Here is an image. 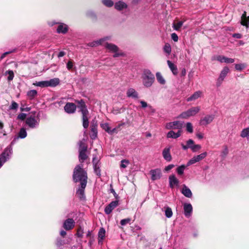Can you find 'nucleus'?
Returning <instances> with one entry per match:
<instances>
[{"mask_svg":"<svg viewBox=\"0 0 249 249\" xmlns=\"http://www.w3.org/2000/svg\"><path fill=\"white\" fill-rule=\"evenodd\" d=\"M86 152V151H79V158L81 162H83L87 158Z\"/></svg>","mask_w":249,"mask_h":249,"instance_id":"nucleus-39","label":"nucleus"},{"mask_svg":"<svg viewBox=\"0 0 249 249\" xmlns=\"http://www.w3.org/2000/svg\"><path fill=\"white\" fill-rule=\"evenodd\" d=\"M87 173L83 168V165H77L73 171V179L74 182H80V183L85 182L87 183Z\"/></svg>","mask_w":249,"mask_h":249,"instance_id":"nucleus-1","label":"nucleus"},{"mask_svg":"<svg viewBox=\"0 0 249 249\" xmlns=\"http://www.w3.org/2000/svg\"><path fill=\"white\" fill-rule=\"evenodd\" d=\"M76 109V107L74 103H67L64 107L65 111L69 114L73 113Z\"/></svg>","mask_w":249,"mask_h":249,"instance_id":"nucleus-17","label":"nucleus"},{"mask_svg":"<svg viewBox=\"0 0 249 249\" xmlns=\"http://www.w3.org/2000/svg\"><path fill=\"white\" fill-rule=\"evenodd\" d=\"M165 214L167 218H170L173 215L172 209L169 207H166L165 210Z\"/></svg>","mask_w":249,"mask_h":249,"instance_id":"nucleus-43","label":"nucleus"},{"mask_svg":"<svg viewBox=\"0 0 249 249\" xmlns=\"http://www.w3.org/2000/svg\"><path fill=\"white\" fill-rule=\"evenodd\" d=\"M118 201L117 200L113 201L110 202L105 209V212L106 214H110L112 210L118 205Z\"/></svg>","mask_w":249,"mask_h":249,"instance_id":"nucleus-13","label":"nucleus"},{"mask_svg":"<svg viewBox=\"0 0 249 249\" xmlns=\"http://www.w3.org/2000/svg\"><path fill=\"white\" fill-rule=\"evenodd\" d=\"M196 136L199 139H202L204 137L203 134L201 133H196Z\"/></svg>","mask_w":249,"mask_h":249,"instance_id":"nucleus-63","label":"nucleus"},{"mask_svg":"<svg viewBox=\"0 0 249 249\" xmlns=\"http://www.w3.org/2000/svg\"><path fill=\"white\" fill-rule=\"evenodd\" d=\"M35 86L40 87H48V81H43L40 82H37L33 84Z\"/></svg>","mask_w":249,"mask_h":249,"instance_id":"nucleus-34","label":"nucleus"},{"mask_svg":"<svg viewBox=\"0 0 249 249\" xmlns=\"http://www.w3.org/2000/svg\"><path fill=\"white\" fill-rule=\"evenodd\" d=\"M90 138L92 139H95L97 135V129L96 125H92L91 128Z\"/></svg>","mask_w":249,"mask_h":249,"instance_id":"nucleus-33","label":"nucleus"},{"mask_svg":"<svg viewBox=\"0 0 249 249\" xmlns=\"http://www.w3.org/2000/svg\"><path fill=\"white\" fill-rule=\"evenodd\" d=\"M230 70L228 67L226 66L223 68L221 71L219 77L218 78L216 82L217 86H219L226 77L227 74L229 73Z\"/></svg>","mask_w":249,"mask_h":249,"instance_id":"nucleus-10","label":"nucleus"},{"mask_svg":"<svg viewBox=\"0 0 249 249\" xmlns=\"http://www.w3.org/2000/svg\"><path fill=\"white\" fill-rule=\"evenodd\" d=\"M181 130H178L177 133L171 130L167 134V137L168 138L177 139L181 136Z\"/></svg>","mask_w":249,"mask_h":249,"instance_id":"nucleus-25","label":"nucleus"},{"mask_svg":"<svg viewBox=\"0 0 249 249\" xmlns=\"http://www.w3.org/2000/svg\"><path fill=\"white\" fill-rule=\"evenodd\" d=\"M187 167V165H181L177 168V172L179 175H182L184 173L185 168Z\"/></svg>","mask_w":249,"mask_h":249,"instance_id":"nucleus-40","label":"nucleus"},{"mask_svg":"<svg viewBox=\"0 0 249 249\" xmlns=\"http://www.w3.org/2000/svg\"><path fill=\"white\" fill-rule=\"evenodd\" d=\"M186 130L190 133H193V126L192 125V124L190 123V122H188L186 123Z\"/></svg>","mask_w":249,"mask_h":249,"instance_id":"nucleus-45","label":"nucleus"},{"mask_svg":"<svg viewBox=\"0 0 249 249\" xmlns=\"http://www.w3.org/2000/svg\"><path fill=\"white\" fill-rule=\"evenodd\" d=\"M77 103L78 104V107L80 108L82 115H88L89 112L84 101L83 100H81L77 101Z\"/></svg>","mask_w":249,"mask_h":249,"instance_id":"nucleus-18","label":"nucleus"},{"mask_svg":"<svg viewBox=\"0 0 249 249\" xmlns=\"http://www.w3.org/2000/svg\"><path fill=\"white\" fill-rule=\"evenodd\" d=\"M48 86L49 87H55L59 85L60 83V80L58 78H54L50 79V80L48 81Z\"/></svg>","mask_w":249,"mask_h":249,"instance_id":"nucleus-29","label":"nucleus"},{"mask_svg":"<svg viewBox=\"0 0 249 249\" xmlns=\"http://www.w3.org/2000/svg\"><path fill=\"white\" fill-rule=\"evenodd\" d=\"M170 147H165L162 151V156L165 160L170 161L172 160V156L170 154Z\"/></svg>","mask_w":249,"mask_h":249,"instance_id":"nucleus-19","label":"nucleus"},{"mask_svg":"<svg viewBox=\"0 0 249 249\" xmlns=\"http://www.w3.org/2000/svg\"><path fill=\"white\" fill-rule=\"evenodd\" d=\"M27 94L30 99H33L37 95V91L34 89L28 91Z\"/></svg>","mask_w":249,"mask_h":249,"instance_id":"nucleus-37","label":"nucleus"},{"mask_svg":"<svg viewBox=\"0 0 249 249\" xmlns=\"http://www.w3.org/2000/svg\"><path fill=\"white\" fill-rule=\"evenodd\" d=\"M83 229L82 228V227H80L77 231L76 235L78 237L81 238L83 236Z\"/></svg>","mask_w":249,"mask_h":249,"instance_id":"nucleus-52","label":"nucleus"},{"mask_svg":"<svg viewBox=\"0 0 249 249\" xmlns=\"http://www.w3.org/2000/svg\"><path fill=\"white\" fill-rule=\"evenodd\" d=\"M102 2L107 7H111L113 5V2L111 0H103Z\"/></svg>","mask_w":249,"mask_h":249,"instance_id":"nucleus-46","label":"nucleus"},{"mask_svg":"<svg viewBox=\"0 0 249 249\" xmlns=\"http://www.w3.org/2000/svg\"><path fill=\"white\" fill-rule=\"evenodd\" d=\"M121 163L120 165L121 168H125L127 167V165L129 163V162L127 160H121Z\"/></svg>","mask_w":249,"mask_h":249,"instance_id":"nucleus-49","label":"nucleus"},{"mask_svg":"<svg viewBox=\"0 0 249 249\" xmlns=\"http://www.w3.org/2000/svg\"><path fill=\"white\" fill-rule=\"evenodd\" d=\"M12 149L10 147H7L1 154L0 157V168L3 164L9 159L12 154Z\"/></svg>","mask_w":249,"mask_h":249,"instance_id":"nucleus-5","label":"nucleus"},{"mask_svg":"<svg viewBox=\"0 0 249 249\" xmlns=\"http://www.w3.org/2000/svg\"><path fill=\"white\" fill-rule=\"evenodd\" d=\"M68 31V27L66 24H60L57 27V32L58 33H66Z\"/></svg>","mask_w":249,"mask_h":249,"instance_id":"nucleus-30","label":"nucleus"},{"mask_svg":"<svg viewBox=\"0 0 249 249\" xmlns=\"http://www.w3.org/2000/svg\"><path fill=\"white\" fill-rule=\"evenodd\" d=\"M27 136V132L25 128H22L18 133V137L21 139L25 138Z\"/></svg>","mask_w":249,"mask_h":249,"instance_id":"nucleus-42","label":"nucleus"},{"mask_svg":"<svg viewBox=\"0 0 249 249\" xmlns=\"http://www.w3.org/2000/svg\"><path fill=\"white\" fill-rule=\"evenodd\" d=\"M181 192V193L187 197L191 198L192 196V193L191 191L185 185H183Z\"/></svg>","mask_w":249,"mask_h":249,"instance_id":"nucleus-26","label":"nucleus"},{"mask_svg":"<svg viewBox=\"0 0 249 249\" xmlns=\"http://www.w3.org/2000/svg\"><path fill=\"white\" fill-rule=\"evenodd\" d=\"M104 45L109 52L114 53L113 55L114 57H117L124 55L123 53L118 52V48L117 46L108 43H105Z\"/></svg>","mask_w":249,"mask_h":249,"instance_id":"nucleus-4","label":"nucleus"},{"mask_svg":"<svg viewBox=\"0 0 249 249\" xmlns=\"http://www.w3.org/2000/svg\"><path fill=\"white\" fill-rule=\"evenodd\" d=\"M214 118L213 115H206L200 119L199 124L202 126H206L213 121Z\"/></svg>","mask_w":249,"mask_h":249,"instance_id":"nucleus-9","label":"nucleus"},{"mask_svg":"<svg viewBox=\"0 0 249 249\" xmlns=\"http://www.w3.org/2000/svg\"><path fill=\"white\" fill-rule=\"evenodd\" d=\"M108 39H109V37H108L103 38L100 39L98 40L94 41L93 42L89 43L88 44V46H89L90 47H95V46H97L99 45H104V42L105 40Z\"/></svg>","mask_w":249,"mask_h":249,"instance_id":"nucleus-24","label":"nucleus"},{"mask_svg":"<svg viewBox=\"0 0 249 249\" xmlns=\"http://www.w3.org/2000/svg\"><path fill=\"white\" fill-rule=\"evenodd\" d=\"M187 144L190 148L194 144V142L192 139H189L187 141Z\"/></svg>","mask_w":249,"mask_h":249,"instance_id":"nucleus-58","label":"nucleus"},{"mask_svg":"<svg viewBox=\"0 0 249 249\" xmlns=\"http://www.w3.org/2000/svg\"><path fill=\"white\" fill-rule=\"evenodd\" d=\"M212 60L213 61L217 60L221 63H232L234 62L233 58H228L223 55H214L212 57Z\"/></svg>","mask_w":249,"mask_h":249,"instance_id":"nucleus-8","label":"nucleus"},{"mask_svg":"<svg viewBox=\"0 0 249 249\" xmlns=\"http://www.w3.org/2000/svg\"><path fill=\"white\" fill-rule=\"evenodd\" d=\"M87 149V146L82 142H80L79 144V151H86Z\"/></svg>","mask_w":249,"mask_h":249,"instance_id":"nucleus-50","label":"nucleus"},{"mask_svg":"<svg viewBox=\"0 0 249 249\" xmlns=\"http://www.w3.org/2000/svg\"><path fill=\"white\" fill-rule=\"evenodd\" d=\"M167 64L173 74L175 75H177L178 73V68L176 65L173 63L171 61L167 60Z\"/></svg>","mask_w":249,"mask_h":249,"instance_id":"nucleus-27","label":"nucleus"},{"mask_svg":"<svg viewBox=\"0 0 249 249\" xmlns=\"http://www.w3.org/2000/svg\"><path fill=\"white\" fill-rule=\"evenodd\" d=\"M156 76L158 82L161 85H164L166 81L160 72L156 73Z\"/></svg>","mask_w":249,"mask_h":249,"instance_id":"nucleus-32","label":"nucleus"},{"mask_svg":"<svg viewBox=\"0 0 249 249\" xmlns=\"http://www.w3.org/2000/svg\"><path fill=\"white\" fill-rule=\"evenodd\" d=\"M207 155V153L205 152L198 155L194 156L190 159L187 163V166H189L192 164H195L199 161L203 160Z\"/></svg>","mask_w":249,"mask_h":249,"instance_id":"nucleus-7","label":"nucleus"},{"mask_svg":"<svg viewBox=\"0 0 249 249\" xmlns=\"http://www.w3.org/2000/svg\"><path fill=\"white\" fill-rule=\"evenodd\" d=\"M87 115H82L83 125L85 128H87L89 126V122Z\"/></svg>","mask_w":249,"mask_h":249,"instance_id":"nucleus-36","label":"nucleus"},{"mask_svg":"<svg viewBox=\"0 0 249 249\" xmlns=\"http://www.w3.org/2000/svg\"><path fill=\"white\" fill-rule=\"evenodd\" d=\"M200 107H194L190 108L186 111L181 113L178 117V118L187 119L190 117L194 116L200 111Z\"/></svg>","mask_w":249,"mask_h":249,"instance_id":"nucleus-3","label":"nucleus"},{"mask_svg":"<svg viewBox=\"0 0 249 249\" xmlns=\"http://www.w3.org/2000/svg\"><path fill=\"white\" fill-rule=\"evenodd\" d=\"M150 173L151 175V179L152 180L159 179L161 176V171L160 169L151 170L150 171Z\"/></svg>","mask_w":249,"mask_h":249,"instance_id":"nucleus-16","label":"nucleus"},{"mask_svg":"<svg viewBox=\"0 0 249 249\" xmlns=\"http://www.w3.org/2000/svg\"><path fill=\"white\" fill-rule=\"evenodd\" d=\"M26 114L22 113L18 115V118L21 120H24L26 118Z\"/></svg>","mask_w":249,"mask_h":249,"instance_id":"nucleus-57","label":"nucleus"},{"mask_svg":"<svg viewBox=\"0 0 249 249\" xmlns=\"http://www.w3.org/2000/svg\"><path fill=\"white\" fill-rule=\"evenodd\" d=\"M184 214L186 217H189L192 212V206L191 204L185 203L184 204Z\"/></svg>","mask_w":249,"mask_h":249,"instance_id":"nucleus-23","label":"nucleus"},{"mask_svg":"<svg viewBox=\"0 0 249 249\" xmlns=\"http://www.w3.org/2000/svg\"><path fill=\"white\" fill-rule=\"evenodd\" d=\"M75 225V222L72 218H68L63 223V227L67 231L72 229Z\"/></svg>","mask_w":249,"mask_h":249,"instance_id":"nucleus-11","label":"nucleus"},{"mask_svg":"<svg viewBox=\"0 0 249 249\" xmlns=\"http://www.w3.org/2000/svg\"><path fill=\"white\" fill-rule=\"evenodd\" d=\"M6 73L8 74V76L7 78L8 81H11L13 79L14 74L12 71H8L6 72Z\"/></svg>","mask_w":249,"mask_h":249,"instance_id":"nucleus-53","label":"nucleus"},{"mask_svg":"<svg viewBox=\"0 0 249 249\" xmlns=\"http://www.w3.org/2000/svg\"><path fill=\"white\" fill-rule=\"evenodd\" d=\"M131 219L129 218L124 219L121 220L120 223L122 226H124L127 224L129 223Z\"/></svg>","mask_w":249,"mask_h":249,"instance_id":"nucleus-55","label":"nucleus"},{"mask_svg":"<svg viewBox=\"0 0 249 249\" xmlns=\"http://www.w3.org/2000/svg\"><path fill=\"white\" fill-rule=\"evenodd\" d=\"M124 124V123L119 124L116 127L111 129L110 132H109V134H113L114 133H117L120 130V128L121 126L123 125Z\"/></svg>","mask_w":249,"mask_h":249,"instance_id":"nucleus-48","label":"nucleus"},{"mask_svg":"<svg viewBox=\"0 0 249 249\" xmlns=\"http://www.w3.org/2000/svg\"><path fill=\"white\" fill-rule=\"evenodd\" d=\"M18 104L15 101H12L11 105H10L9 108L10 109L14 110L17 109L18 107Z\"/></svg>","mask_w":249,"mask_h":249,"instance_id":"nucleus-54","label":"nucleus"},{"mask_svg":"<svg viewBox=\"0 0 249 249\" xmlns=\"http://www.w3.org/2000/svg\"><path fill=\"white\" fill-rule=\"evenodd\" d=\"M87 183L84 182L83 183H80V187L76 191V195L80 199L85 198L84 191L86 187Z\"/></svg>","mask_w":249,"mask_h":249,"instance_id":"nucleus-15","label":"nucleus"},{"mask_svg":"<svg viewBox=\"0 0 249 249\" xmlns=\"http://www.w3.org/2000/svg\"><path fill=\"white\" fill-rule=\"evenodd\" d=\"M169 183L170 188H173L178 187L179 185V180L174 175H172L169 177Z\"/></svg>","mask_w":249,"mask_h":249,"instance_id":"nucleus-14","label":"nucleus"},{"mask_svg":"<svg viewBox=\"0 0 249 249\" xmlns=\"http://www.w3.org/2000/svg\"><path fill=\"white\" fill-rule=\"evenodd\" d=\"M242 138H247L249 137V127L243 129L240 134Z\"/></svg>","mask_w":249,"mask_h":249,"instance_id":"nucleus-35","label":"nucleus"},{"mask_svg":"<svg viewBox=\"0 0 249 249\" xmlns=\"http://www.w3.org/2000/svg\"><path fill=\"white\" fill-rule=\"evenodd\" d=\"M102 128L105 130L106 132L109 133L111 131V128H110L108 124L107 123H104L102 124L101 125Z\"/></svg>","mask_w":249,"mask_h":249,"instance_id":"nucleus-44","label":"nucleus"},{"mask_svg":"<svg viewBox=\"0 0 249 249\" xmlns=\"http://www.w3.org/2000/svg\"><path fill=\"white\" fill-rule=\"evenodd\" d=\"M202 95V92L200 90H198L196 91L192 94L190 97H188L187 99V101L188 102L195 101L198 98L201 97Z\"/></svg>","mask_w":249,"mask_h":249,"instance_id":"nucleus-22","label":"nucleus"},{"mask_svg":"<svg viewBox=\"0 0 249 249\" xmlns=\"http://www.w3.org/2000/svg\"><path fill=\"white\" fill-rule=\"evenodd\" d=\"M126 95L128 97L137 99L139 97L138 93L133 88H129L126 91Z\"/></svg>","mask_w":249,"mask_h":249,"instance_id":"nucleus-20","label":"nucleus"},{"mask_svg":"<svg viewBox=\"0 0 249 249\" xmlns=\"http://www.w3.org/2000/svg\"><path fill=\"white\" fill-rule=\"evenodd\" d=\"M171 38L175 41L177 42L178 39V35L176 33H172L171 34Z\"/></svg>","mask_w":249,"mask_h":249,"instance_id":"nucleus-56","label":"nucleus"},{"mask_svg":"<svg viewBox=\"0 0 249 249\" xmlns=\"http://www.w3.org/2000/svg\"><path fill=\"white\" fill-rule=\"evenodd\" d=\"M163 51L168 55L170 54L171 52V45L168 43H165L163 47Z\"/></svg>","mask_w":249,"mask_h":249,"instance_id":"nucleus-38","label":"nucleus"},{"mask_svg":"<svg viewBox=\"0 0 249 249\" xmlns=\"http://www.w3.org/2000/svg\"><path fill=\"white\" fill-rule=\"evenodd\" d=\"M26 123L32 128H35L38 125V122L35 119V117L32 116L26 119Z\"/></svg>","mask_w":249,"mask_h":249,"instance_id":"nucleus-12","label":"nucleus"},{"mask_svg":"<svg viewBox=\"0 0 249 249\" xmlns=\"http://www.w3.org/2000/svg\"><path fill=\"white\" fill-rule=\"evenodd\" d=\"M13 52V51H12L7 52L3 53L0 57V59H3L7 54H9V53H12Z\"/></svg>","mask_w":249,"mask_h":249,"instance_id":"nucleus-62","label":"nucleus"},{"mask_svg":"<svg viewBox=\"0 0 249 249\" xmlns=\"http://www.w3.org/2000/svg\"><path fill=\"white\" fill-rule=\"evenodd\" d=\"M73 67V63L71 61H68V62L67 64V68L68 70H71Z\"/></svg>","mask_w":249,"mask_h":249,"instance_id":"nucleus-59","label":"nucleus"},{"mask_svg":"<svg viewBox=\"0 0 249 249\" xmlns=\"http://www.w3.org/2000/svg\"><path fill=\"white\" fill-rule=\"evenodd\" d=\"M106 235V231L103 228H100V230L98 232V242L99 244H102L103 242V240L104 239Z\"/></svg>","mask_w":249,"mask_h":249,"instance_id":"nucleus-28","label":"nucleus"},{"mask_svg":"<svg viewBox=\"0 0 249 249\" xmlns=\"http://www.w3.org/2000/svg\"><path fill=\"white\" fill-rule=\"evenodd\" d=\"M140 103L142 105V108H145L146 107H148V105L147 104L146 102H145V101H140Z\"/></svg>","mask_w":249,"mask_h":249,"instance_id":"nucleus-61","label":"nucleus"},{"mask_svg":"<svg viewBox=\"0 0 249 249\" xmlns=\"http://www.w3.org/2000/svg\"><path fill=\"white\" fill-rule=\"evenodd\" d=\"M232 36L236 38H241L242 37V35L240 34H234L232 35Z\"/></svg>","mask_w":249,"mask_h":249,"instance_id":"nucleus-64","label":"nucleus"},{"mask_svg":"<svg viewBox=\"0 0 249 249\" xmlns=\"http://www.w3.org/2000/svg\"><path fill=\"white\" fill-rule=\"evenodd\" d=\"M174 167V165L173 164H170L167 166H166L164 168V170L165 171H168L169 170H170L171 169H172L173 167Z\"/></svg>","mask_w":249,"mask_h":249,"instance_id":"nucleus-60","label":"nucleus"},{"mask_svg":"<svg viewBox=\"0 0 249 249\" xmlns=\"http://www.w3.org/2000/svg\"><path fill=\"white\" fill-rule=\"evenodd\" d=\"M246 65L245 64H237L235 65V68L236 70L241 71L245 69Z\"/></svg>","mask_w":249,"mask_h":249,"instance_id":"nucleus-47","label":"nucleus"},{"mask_svg":"<svg viewBox=\"0 0 249 249\" xmlns=\"http://www.w3.org/2000/svg\"><path fill=\"white\" fill-rule=\"evenodd\" d=\"M115 8L118 10H122L127 8V5L124 2L119 1L115 4Z\"/></svg>","mask_w":249,"mask_h":249,"instance_id":"nucleus-31","label":"nucleus"},{"mask_svg":"<svg viewBox=\"0 0 249 249\" xmlns=\"http://www.w3.org/2000/svg\"><path fill=\"white\" fill-rule=\"evenodd\" d=\"M183 22L182 21H178L177 23H174L173 24V27L174 30L178 31L182 26Z\"/></svg>","mask_w":249,"mask_h":249,"instance_id":"nucleus-41","label":"nucleus"},{"mask_svg":"<svg viewBox=\"0 0 249 249\" xmlns=\"http://www.w3.org/2000/svg\"><path fill=\"white\" fill-rule=\"evenodd\" d=\"M142 84L146 88L152 86L155 81V76L149 70H144L142 75Z\"/></svg>","mask_w":249,"mask_h":249,"instance_id":"nucleus-2","label":"nucleus"},{"mask_svg":"<svg viewBox=\"0 0 249 249\" xmlns=\"http://www.w3.org/2000/svg\"><path fill=\"white\" fill-rule=\"evenodd\" d=\"M182 125V122L176 121L167 123L165 125V128L167 129H178V130H181Z\"/></svg>","mask_w":249,"mask_h":249,"instance_id":"nucleus-6","label":"nucleus"},{"mask_svg":"<svg viewBox=\"0 0 249 249\" xmlns=\"http://www.w3.org/2000/svg\"><path fill=\"white\" fill-rule=\"evenodd\" d=\"M201 148V146L199 144H194L192 147H191L190 149H191L193 152H195L200 149Z\"/></svg>","mask_w":249,"mask_h":249,"instance_id":"nucleus-51","label":"nucleus"},{"mask_svg":"<svg viewBox=\"0 0 249 249\" xmlns=\"http://www.w3.org/2000/svg\"><path fill=\"white\" fill-rule=\"evenodd\" d=\"M241 24L246 28L249 27V16H247L246 12L245 11L241 16Z\"/></svg>","mask_w":249,"mask_h":249,"instance_id":"nucleus-21","label":"nucleus"}]
</instances>
